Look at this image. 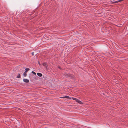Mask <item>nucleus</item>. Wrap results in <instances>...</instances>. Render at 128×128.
I'll use <instances>...</instances> for the list:
<instances>
[{
  "label": "nucleus",
  "mask_w": 128,
  "mask_h": 128,
  "mask_svg": "<svg viewBox=\"0 0 128 128\" xmlns=\"http://www.w3.org/2000/svg\"><path fill=\"white\" fill-rule=\"evenodd\" d=\"M61 98H65V96H64L62 97Z\"/></svg>",
  "instance_id": "12"
},
{
  "label": "nucleus",
  "mask_w": 128,
  "mask_h": 128,
  "mask_svg": "<svg viewBox=\"0 0 128 128\" xmlns=\"http://www.w3.org/2000/svg\"><path fill=\"white\" fill-rule=\"evenodd\" d=\"M32 73L33 74H34V75H36V73L34 71H32Z\"/></svg>",
  "instance_id": "10"
},
{
  "label": "nucleus",
  "mask_w": 128,
  "mask_h": 128,
  "mask_svg": "<svg viewBox=\"0 0 128 128\" xmlns=\"http://www.w3.org/2000/svg\"><path fill=\"white\" fill-rule=\"evenodd\" d=\"M65 98H68L69 99L70 98V97L68 96H65Z\"/></svg>",
  "instance_id": "8"
},
{
  "label": "nucleus",
  "mask_w": 128,
  "mask_h": 128,
  "mask_svg": "<svg viewBox=\"0 0 128 128\" xmlns=\"http://www.w3.org/2000/svg\"><path fill=\"white\" fill-rule=\"evenodd\" d=\"M29 70V68H26L25 69L26 71L25 72H26Z\"/></svg>",
  "instance_id": "7"
},
{
  "label": "nucleus",
  "mask_w": 128,
  "mask_h": 128,
  "mask_svg": "<svg viewBox=\"0 0 128 128\" xmlns=\"http://www.w3.org/2000/svg\"><path fill=\"white\" fill-rule=\"evenodd\" d=\"M68 76L69 77H70V78H74V76L73 75L70 74H67Z\"/></svg>",
  "instance_id": "1"
},
{
  "label": "nucleus",
  "mask_w": 128,
  "mask_h": 128,
  "mask_svg": "<svg viewBox=\"0 0 128 128\" xmlns=\"http://www.w3.org/2000/svg\"><path fill=\"white\" fill-rule=\"evenodd\" d=\"M76 102H77L78 103L80 104H82V102L80 101V100H78V99H77L76 100Z\"/></svg>",
  "instance_id": "3"
},
{
  "label": "nucleus",
  "mask_w": 128,
  "mask_h": 128,
  "mask_svg": "<svg viewBox=\"0 0 128 128\" xmlns=\"http://www.w3.org/2000/svg\"><path fill=\"white\" fill-rule=\"evenodd\" d=\"M72 98V100H75L76 101V100L77 99V98Z\"/></svg>",
  "instance_id": "9"
},
{
  "label": "nucleus",
  "mask_w": 128,
  "mask_h": 128,
  "mask_svg": "<svg viewBox=\"0 0 128 128\" xmlns=\"http://www.w3.org/2000/svg\"><path fill=\"white\" fill-rule=\"evenodd\" d=\"M23 75H24V77H26V76H27L26 72H24V73Z\"/></svg>",
  "instance_id": "5"
},
{
  "label": "nucleus",
  "mask_w": 128,
  "mask_h": 128,
  "mask_svg": "<svg viewBox=\"0 0 128 128\" xmlns=\"http://www.w3.org/2000/svg\"><path fill=\"white\" fill-rule=\"evenodd\" d=\"M20 74H18V75L16 77L17 78H20Z\"/></svg>",
  "instance_id": "6"
},
{
  "label": "nucleus",
  "mask_w": 128,
  "mask_h": 128,
  "mask_svg": "<svg viewBox=\"0 0 128 128\" xmlns=\"http://www.w3.org/2000/svg\"><path fill=\"white\" fill-rule=\"evenodd\" d=\"M23 81L25 82L28 83L29 82V80L26 79H23Z\"/></svg>",
  "instance_id": "2"
},
{
  "label": "nucleus",
  "mask_w": 128,
  "mask_h": 128,
  "mask_svg": "<svg viewBox=\"0 0 128 128\" xmlns=\"http://www.w3.org/2000/svg\"><path fill=\"white\" fill-rule=\"evenodd\" d=\"M32 56H33L34 55V52H33L32 53Z\"/></svg>",
  "instance_id": "11"
},
{
  "label": "nucleus",
  "mask_w": 128,
  "mask_h": 128,
  "mask_svg": "<svg viewBox=\"0 0 128 128\" xmlns=\"http://www.w3.org/2000/svg\"><path fill=\"white\" fill-rule=\"evenodd\" d=\"M37 74L38 76L40 77H41L42 76V74L41 73H37Z\"/></svg>",
  "instance_id": "4"
},
{
  "label": "nucleus",
  "mask_w": 128,
  "mask_h": 128,
  "mask_svg": "<svg viewBox=\"0 0 128 128\" xmlns=\"http://www.w3.org/2000/svg\"><path fill=\"white\" fill-rule=\"evenodd\" d=\"M38 64H39V65H40V62H38Z\"/></svg>",
  "instance_id": "13"
}]
</instances>
